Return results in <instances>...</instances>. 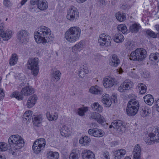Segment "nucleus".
<instances>
[{"label": "nucleus", "mask_w": 159, "mask_h": 159, "mask_svg": "<svg viewBox=\"0 0 159 159\" xmlns=\"http://www.w3.org/2000/svg\"><path fill=\"white\" fill-rule=\"evenodd\" d=\"M34 35L35 40L38 43H44L53 40L51 36L50 30L44 26L39 27L38 31L34 32Z\"/></svg>", "instance_id": "1"}, {"label": "nucleus", "mask_w": 159, "mask_h": 159, "mask_svg": "<svg viewBox=\"0 0 159 159\" xmlns=\"http://www.w3.org/2000/svg\"><path fill=\"white\" fill-rule=\"evenodd\" d=\"M81 30L77 26H73L69 29L66 32L65 38L70 43H74L78 40L80 36Z\"/></svg>", "instance_id": "2"}, {"label": "nucleus", "mask_w": 159, "mask_h": 159, "mask_svg": "<svg viewBox=\"0 0 159 159\" xmlns=\"http://www.w3.org/2000/svg\"><path fill=\"white\" fill-rule=\"evenodd\" d=\"M8 141L11 149L17 150L21 148L24 145L23 139L18 135H13L10 136Z\"/></svg>", "instance_id": "3"}, {"label": "nucleus", "mask_w": 159, "mask_h": 159, "mask_svg": "<svg viewBox=\"0 0 159 159\" xmlns=\"http://www.w3.org/2000/svg\"><path fill=\"white\" fill-rule=\"evenodd\" d=\"M147 52L143 48H138L134 51L132 52L130 56L129 59L131 60L142 61L146 57Z\"/></svg>", "instance_id": "4"}, {"label": "nucleus", "mask_w": 159, "mask_h": 159, "mask_svg": "<svg viewBox=\"0 0 159 159\" xmlns=\"http://www.w3.org/2000/svg\"><path fill=\"white\" fill-rule=\"evenodd\" d=\"M139 107L138 101L135 100H132L128 103L126 108V113L130 116H135L138 112Z\"/></svg>", "instance_id": "5"}, {"label": "nucleus", "mask_w": 159, "mask_h": 159, "mask_svg": "<svg viewBox=\"0 0 159 159\" xmlns=\"http://www.w3.org/2000/svg\"><path fill=\"white\" fill-rule=\"evenodd\" d=\"M39 63L38 58H31L29 59L27 64V68L31 70V73L34 76H37L39 71Z\"/></svg>", "instance_id": "6"}, {"label": "nucleus", "mask_w": 159, "mask_h": 159, "mask_svg": "<svg viewBox=\"0 0 159 159\" xmlns=\"http://www.w3.org/2000/svg\"><path fill=\"white\" fill-rule=\"evenodd\" d=\"M110 128H113L120 134L124 132L126 130L125 126L122 121L120 120H114L109 126Z\"/></svg>", "instance_id": "7"}, {"label": "nucleus", "mask_w": 159, "mask_h": 159, "mask_svg": "<svg viewBox=\"0 0 159 159\" xmlns=\"http://www.w3.org/2000/svg\"><path fill=\"white\" fill-rule=\"evenodd\" d=\"M79 14L78 9L75 7L71 6L68 10L66 17L71 21L76 20L79 17Z\"/></svg>", "instance_id": "8"}, {"label": "nucleus", "mask_w": 159, "mask_h": 159, "mask_svg": "<svg viewBox=\"0 0 159 159\" xmlns=\"http://www.w3.org/2000/svg\"><path fill=\"white\" fill-rule=\"evenodd\" d=\"M5 26L3 23L0 24V41L2 38L3 40L7 41L12 36L13 33L11 30L5 31Z\"/></svg>", "instance_id": "9"}, {"label": "nucleus", "mask_w": 159, "mask_h": 159, "mask_svg": "<svg viewBox=\"0 0 159 159\" xmlns=\"http://www.w3.org/2000/svg\"><path fill=\"white\" fill-rule=\"evenodd\" d=\"M111 39L109 35L103 33L100 35L98 39V43L101 46H108L111 45Z\"/></svg>", "instance_id": "10"}, {"label": "nucleus", "mask_w": 159, "mask_h": 159, "mask_svg": "<svg viewBox=\"0 0 159 159\" xmlns=\"http://www.w3.org/2000/svg\"><path fill=\"white\" fill-rule=\"evenodd\" d=\"M17 38L21 43H26L29 40V33L25 30H20L17 33Z\"/></svg>", "instance_id": "11"}, {"label": "nucleus", "mask_w": 159, "mask_h": 159, "mask_svg": "<svg viewBox=\"0 0 159 159\" xmlns=\"http://www.w3.org/2000/svg\"><path fill=\"white\" fill-rule=\"evenodd\" d=\"M153 132L149 133L148 135V138L147 139H146L145 141L149 143L150 141L153 142H159V129L155 128L154 129Z\"/></svg>", "instance_id": "12"}, {"label": "nucleus", "mask_w": 159, "mask_h": 159, "mask_svg": "<svg viewBox=\"0 0 159 159\" xmlns=\"http://www.w3.org/2000/svg\"><path fill=\"white\" fill-rule=\"evenodd\" d=\"M88 132L90 135L96 137H102L105 134V132L102 130L96 128L89 129Z\"/></svg>", "instance_id": "13"}, {"label": "nucleus", "mask_w": 159, "mask_h": 159, "mask_svg": "<svg viewBox=\"0 0 159 159\" xmlns=\"http://www.w3.org/2000/svg\"><path fill=\"white\" fill-rule=\"evenodd\" d=\"M103 84L105 88H111L113 87L115 84V79L110 77L104 78L103 80Z\"/></svg>", "instance_id": "14"}, {"label": "nucleus", "mask_w": 159, "mask_h": 159, "mask_svg": "<svg viewBox=\"0 0 159 159\" xmlns=\"http://www.w3.org/2000/svg\"><path fill=\"white\" fill-rule=\"evenodd\" d=\"M133 86V83L130 80H126L121 84L119 87L118 90L121 92L124 90L130 89Z\"/></svg>", "instance_id": "15"}, {"label": "nucleus", "mask_w": 159, "mask_h": 159, "mask_svg": "<svg viewBox=\"0 0 159 159\" xmlns=\"http://www.w3.org/2000/svg\"><path fill=\"white\" fill-rule=\"evenodd\" d=\"M83 159H95L94 154L92 151L89 150H84L81 154Z\"/></svg>", "instance_id": "16"}, {"label": "nucleus", "mask_w": 159, "mask_h": 159, "mask_svg": "<svg viewBox=\"0 0 159 159\" xmlns=\"http://www.w3.org/2000/svg\"><path fill=\"white\" fill-rule=\"evenodd\" d=\"M38 99L36 95L34 94L30 97L27 100L26 106L27 107H32L35 104Z\"/></svg>", "instance_id": "17"}, {"label": "nucleus", "mask_w": 159, "mask_h": 159, "mask_svg": "<svg viewBox=\"0 0 159 159\" xmlns=\"http://www.w3.org/2000/svg\"><path fill=\"white\" fill-rule=\"evenodd\" d=\"M34 92V89L31 87L26 86L23 88L21 91V93L25 96H28L33 93Z\"/></svg>", "instance_id": "18"}, {"label": "nucleus", "mask_w": 159, "mask_h": 159, "mask_svg": "<svg viewBox=\"0 0 159 159\" xmlns=\"http://www.w3.org/2000/svg\"><path fill=\"white\" fill-rule=\"evenodd\" d=\"M120 62V61L118 57L116 54H113L111 58L109 64L111 66L116 67Z\"/></svg>", "instance_id": "19"}, {"label": "nucleus", "mask_w": 159, "mask_h": 159, "mask_svg": "<svg viewBox=\"0 0 159 159\" xmlns=\"http://www.w3.org/2000/svg\"><path fill=\"white\" fill-rule=\"evenodd\" d=\"M126 151L123 149H118L114 152V159H121L126 154Z\"/></svg>", "instance_id": "20"}, {"label": "nucleus", "mask_w": 159, "mask_h": 159, "mask_svg": "<svg viewBox=\"0 0 159 159\" xmlns=\"http://www.w3.org/2000/svg\"><path fill=\"white\" fill-rule=\"evenodd\" d=\"M84 43L83 41L75 44L72 48V52L75 53L80 52L84 48Z\"/></svg>", "instance_id": "21"}, {"label": "nucleus", "mask_w": 159, "mask_h": 159, "mask_svg": "<svg viewBox=\"0 0 159 159\" xmlns=\"http://www.w3.org/2000/svg\"><path fill=\"white\" fill-rule=\"evenodd\" d=\"M102 101L107 107H109L111 105V100L108 94H105L103 96L102 98Z\"/></svg>", "instance_id": "22"}, {"label": "nucleus", "mask_w": 159, "mask_h": 159, "mask_svg": "<svg viewBox=\"0 0 159 159\" xmlns=\"http://www.w3.org/2000/svg\"><path fill=\"white\" fill-rule=\"evenodd\" d=\"M141 148L139 144H137L134 147L132 152L133 157L141 156Z\"/></svg>", "instance_id": "23"}, {"label": "nucleus", "mask_w": 159, "mask_h": 159, "mask_svg": "<svg viewBox=\"0 0 159 159\" xmlns=\"http://www.w3.org/2000/svg\"><path fill=\"white\" fill-rule=\"evenodd\" d=\"M145 102L149 105L151 106L154 102V98L153 96L150 94L146 95L143 97Z\"/></svg>", "instance_id": "24"}, {"label": "nucleus", "mask_w": 159, "mask_h": 159, "mask_svg": "<svg viewBox=\"0 0 159 159\" xmlns=\"http://www.w3.org/2000/svg\"><path fill=\"white\" fill-rule=\"evenodd\" d=\"M38 8L42 11L47 9L48 7L47 2L44 0H40L37 6Z\"/></svg>", "instance_id": "25"}, {"label": "nucleus", "mask_w": 159, "mask_h": 159, "mask_svg": "<svg viewBox=\"0 0 159 159\" xmlns=\"http://www.w3.org/2000/svg\"><path fill=\"white\" fill-rule=\"evenodd\" d=\"M89 91L93 94H96L101 93L102 90V88L96 85L91 87L89 89Z\"/></svg>", "instance_id": "26"}, {"label": "nucleus", "mask_w": 159, "mask_h": 159, "mask_svg": "<svg viewBox=\"0 0 159 159\" xmlns=\"http://www.w3.org/2000/svg\"><path fill=\"white\" fill-rule=\"evenodd\" d=\"M61 73L59 70L53 72L52 74V80L54 82H57L60 78Z\"/></svg>", "instance_id": "27"}, {"label": "nucleus", "mask_w": 159, "mask_h": 159, "mask_svg": "<svg viewBox=\"0 0 159 159\" xmlns=\"http://www.w3.org/2000/svg\"><path fill=\"white\" fill-rule=\"evenodd\" d=\"M141 27L139 24H134L130 26L129 30L132 33H137Z\"/></svg>", "instance_id": "28"}, {"label": "nucleus", "mask_w": 159, "mask_h": 159, "mask_svg": "<svg viewBox=\"0 0 159 159\" xmlns=\"http://www.w3.org/2000/svg\"><path fill=\"white\" fill-rule=\"evenodd\" d=\"M61 135L63 136L67 137L70 134L69 129L65 125H63L60 130Z\"/></svg>", "instance_id": "29"}, {"label": "nucleus", "mask_w": 159, "mask_h": 159, "mask_svg": "<svg viewBox=\"0 0 159 159\" xmlns=\"http://www.w3.org/2000/svg\"><path fill=\"white\" fill-rule=\"evenodd\" d=\"M36 143H33L32 148L34 152L36 154H39L44 148L42 147Z\"/></svg>", "instance_id": "30"}, {"label": "nucleus", "mask_w": 159, "mask_h": 159, "mask_svg": "<svg viewBox=\"0 0 159 159\" xmlns=\"http://www.w3.org/2000/svg\"><path fill=\"white\" fill-rule=\"evenodd\" d=\"M80 156L79 151L74 150L70 155L69 159H78Z\"/></svg>", "instance_id": "31"}, {"label": "nucleus", "mask_w": 159, "mask_h": 159, "mask_svg": "<svg viewBox=\"0 0 159 159\" xmlns=\"http://www.w3.org/2000/svg\"><path fill=\"white\" fill-rule=\"evenodd\" d=\"M150 113V109L147 106L143 108L142 111H140V114L143 117L149 116Z\"/></svg>", "instance_id": "32"}, {"label": "nucleus", "mask_w": 159, "mask_h": 159, "mask_svg": "<svg viewBox=\"0 0 159 159\" xmlns=\"http://www.w3.org/2000/svg\"><path fill=\"white\" fill-rule=\"evenodd\" d=\"M32 114V111H26L23 116V120L24 121H27V122L30 120Z\"/></svg>", "instance_id": "33"}, {"label": "nucleus", "mask_w": 159, "mask_h": 159, "mask_svg": "<svg viewBox=\"0 0 159 159\" xmlns=\"http://www.w3.org/2000/svg\"><path fill=\"white\" fill-rule=\"evenodd\" d=\"M89 70L87 67H81L80 70L78 72V74L80 77L82 78L84 77L85 75L88 73Z\"/></svg>", "instance_id": "34"}, {"label": "nucleus", "mask_w": 159, "mask_h": 159, "mask_svg": "<svg viewBox=\"0 0 159 159\" xmlns=\"http://www.w3.org/2000/svg\"><path fill=\"white\" fill-rule=\"evenodd\" d=\"M92 108L94 111L101 112L102 111V107L98 102H95L92 104Z\"/></svg>", "instance_id": "35"}, {"label": "nucleus", "mask_w": 159, "mask_h": 159, "mask_svg": "<svg viewBox=\"0 0 159 159\" xmlns=\"http://www.w3.org/2000/svg\"><path fill=\"white\" fill-rule=\"evenodd\" d=\"M46 116L48 119L50 121L56 120L58 118V114L56 113L52 115L50 112H48L46 113Z\"/></svg>", "instance_id": "36"}, {"label": "nucleus", "mask_w": 159, "mask_h": 159, "mask_svg": "<svg viewBox=\"0 0 159 159\" xmlns=\"http://www.w3.org/2000/svg\"><path fill=\"white\" fill-rule=\"evenodd\" d=\"M116 19L120 22L124 21L126 18L125 14L122 13L120 12H119L116 14Z\"/></svg>", "instance_id": "37"}, {"label": "nucleus", "mask_w": 159, "mask_h": 159, "mask_svg": "<svg viewBox=\"0 0 159 159\" xmlns=\"http://www.w3.org/2000/svg\"><path fill=\"white\" fill-rule=\"evenodd\" d=\"M42 116L41 115H37L34 116L33 118V122L34 125L37 126L38 124H40L42 120Z\"/></svg>", "instance_id": "38"}, {"label": "nucleus", "mask_w": 159, "mask_h": 159, "mask_svg": "<svg viewBox=\"0 0 159 159\" xmlns=\"http://www.w3.org/2000/svg\"><path fill=\"white\" fill-rule=\"evenodd\" d=\"M140 90L139 93L141 94H143L146 92L147 87L145 84L143 83L139 84L137 86Z\"/></svg>", "instance_id": "39"}, {"label": "nucleus", "mask_w": 159, "mask_h": 159, "mask_svg": "<svg viewBox=\"0 0 159 159\" xmlns=\"http://www.w3.org/2000/svg\"><path fill=\"white\" fill-rule=\"evenodd\" d=\"M18 59L17 55L16 54H13L10 59L9 64L11 66H12L16 64Z\"/></svg>", "instance_id": "40"}, {"label": "nucleus", "mask_w": 159, "mask_h": 159, "mask_svg": "<svg viewBox=\"0 0 159 159\" xmlns=\"http://www.w3.org/2000/svg\"><path fill=\"white\" fill-rule=\"evenodd\" d=\"M114 40L116 43H121L124 40V37L122 35L120 34H116L114 36Z\"/></svg>", "instance_id": "41"}, {"label": "nucleus", "mask_w": 159, "mask_h": 159, "mask_svg": "<svg viewBox=\"0 0 159 159\" xmlns=\"http://www.w3.org/2000/svg\"><path fill=\"white\" fill-rule=\"evenodd\" d=\"M90 141V139L87 136H85L79 140V143L84 145L88 144Z\"/></svg>", "instance_id": "42"}, {"label": "nucleus", "mask_w": 159, "mask_h": 159, "mask_svg": "<svg viewBox=\"0 0 159 159\" xmlns=\"http://www.w3.org/2000/svg\"><path fill=\"white\" fill-rule=\"evenodd\" d=\"M150 60L153 61H159V53H152L149 56Z\"/></svg>", "instance_id": "43"}, {"label": "nucleus", "mask_w": 159, "mask_h": 159, "mask_svg": "<svg viewBox=\"0 0 159 159\" xmlns=\"http://www.w3.org/2000/svg\"><path fill=\"white\" fill-rule=\"evenodd\" d=\"M44 148L46 145V141L43 138H40L36 140L34 143Z\"/></svg>", "instance_id": "44"}, {"label": "nucleus", "mask_w": 159, "mask_h": 159, "mask_svg": "<svg viewBox=\"0 0 159 159\" xmlns=\"http://www.w3.org/2000/svg\"><path fill=\"white\" fill-rule=\"evenodd\" d=\"M11 97H15L18 100H22L23 97L22 94H20L18 91H16L13 93L11 95Z\"/></svg>", "instance_id": "45"}, {"label": "nucleus", "mask_w": 159, "mask_h": 159, "mask_svg": "<svg viewBox=\"0 0 159 159\" xmlns=\"http://www.w3.org/2000/svg\"><path fill=\"white\" fill-rule=\"evenodd\" d=\"M48 154L51 159H58L59 157V154L57 152H50Z\"/></svg>", "instance_id": "46"}, {"label": "nucleus", "mask_w": 159, "mask_h": 159, "mask_svg": "<svg viewBox=\"0 0 159 159\" xmlns=\"http://www.w3.org/2000/svg\"><path fill=\"white\" fill-rule=\"evenodd\" d=\"M117 28L119 31L121 32L124 34L126 33L127 31V27L125 25L121 24L118 25Z\"/></svg>", "instance_id": "47"}, {"label": "nucleus", "mask_w": 159, "mask_h": 159, "mask_svg": "<svg viewBox=\"0 0 159 159\" xmlns=\"http://www.w3.org/2000/svg\"><path fill=\"white\" fill-rule=\"evenodd\" d=\"M88 110L87 107H82L78 109V114L80 116H83L84 115V113Z\"/></svg>", "instance_id": "48"}, {"label": "nucleus", "mask_w": 159, "mask_h": 159, "mask_svg": "<svg viewBox=\"0 0 159 159\" xmlns=\"http://www.w3.org/2000/svg\"><path fill=\"white\" fill-rule=\"evenodd\" d=\"M8 149V145L5 143L3 142H0V151H5L7 150Z\"/></svg>", "instance_id": "49"}, {"label": "nucleus", "mask_w": 159, "mask_h": 159, "mask_svg": "<svg viewBox=\"0 0 159 159\" xmlns=\"http://www.w3.org/2000/svg\"><path fill=\"white\" fill-rule=\"evenodd\" d=\"M146 34L150 37L156 38L157 37V34H156L154 32L151 30H148L146 31Z\"/></svg>", "instance_id": "50"}, {"label": "nucleus", "mask_w": 159, "mask_h": 159, "mask_svg": "<svg viewBox=\"0 0 159 159\" xmlns=\"http://www.w3.org/2000/svg\"><path fill=\"white\" fill-rule=\"evenodd\" d=\"M98 122L101 125H104L106 123V120L104 117L100 114L97 120Z\"/></svg>", "instance_id": "51"}, {"label": "nucleus", "mask_w": 159, "mask_h": 159, "mask_svg": "<svg viewBox=\"0 0 159 159\" xmlns=\"http://www.w3.org/2000/svg\"><path fill=\"white\" fill-rule=\"evenodd\" d=\"M100 114L96 112H93L91 114L89 118L90 120H97L98 117L99 116Z\"/></svg>", "instance_id": "52"}, {"label": "nucleus", "mask_w": 159, "mask_h": 159, "mask_svg": "<svg viewBox=\"0 0 159 159\" xmlns=\"http://www.w3.org/2000/svg\"><path fill=\"white\" fill-rule=\"evenodd\" d=\"M125 46L126 48L129 50H132L134 47V46L132 44L131 41H128L126 42Z\"/></svg>", "instance_id": "53"}, {"label": "nucleus", "mask_w": 159, "mask_h": 159, "mask_svg": "<svg viewBox=\"0 0 159 159\" xmlns=\"http://www.w3.org/2000/svg\"><path fill=\"white\" fill-rule=\"evenodd\" d=\"M129 6L128 4H122L120 6V8L123 10H126L129 8Z\"/></svg>", "instance_id": "54"}, {"label": "nucleus", "mask_w": 159, "mask_h": 159, "mask_svg": "<svg viewBox=\"0 0 159 159\" xmlns=\"http://www.w3.org/2000/svg\"><path fill=\"white\" fill-rule=\"evenodd\" d=\"M3 4L5 6L7 7H9L11 6V2L8 0H4Z\"/></svg>", "instance_id": "55"}, {"label": "nucleus", "mask_w": 159, "mask_h": 159, "mask_svg": "<svg viewBox=\"0 0 159 159\" xmlns=\"http://www.w3.org/2000/svg\"><path fill=\"white\" fill-rule=\"evenodd\" d=\"M40 0H30V3L31 5H34L35 4L38 5Z\"/></svg>", "instance_id": "56"}, {"label": "nucleus", "mask_w": 159, "mask_h": 159, "mask_svg": "<svg viewBox=\"0 0 159 159\" xmlns=\"http://www.w3.org/2000/svg\"><path fill=\"white\" fill-rule=\"evenodd\" d=\"M98 4L100 6L105 5L106 4L105 0H98Z\"/></svg>", "instance_id": "57"}, {"label": "nucleus", "mask_w": 159, "mask_h": 159, "mask_svg": "<svg viewBox=\"0 0 159 159\" xmlns=\"http://www.w3.org/2000/svg\"><path fill=\"white\" fill-rule=\"evenodd\" d=\"M5 96L4 93L3 92V89H0V100L3 98H4Z\"/></svg>", "instance_id": "58"}, {"label": "nucleus", "mask_w": 159, "mask_h": 159, "mask_svg": "<svg viewBox=\"0 0 159 159\" xmlns=\"http://www.w3.org/2000/svg\"><path fill=\"white\" fill-rule=\"evenodd\" d=\"M103 156L106 159H110L109 153L108 152H105L103 154Z\"/></svg>", "instance_id": "59"}, {"label": "nucleus", "mask_w": 159, "mask_h": 159, "mask_svg": "<svg viewBox=\"0 0 159 159\" xmlns=\"http://www.w3.org/2000/svg\"><path fill=\"white\" fill-rule=\"evenodd\" d=\"M156 105L157 106L156 107L157 110L158 112H159V99L157 100L156 102Z\"/></svg>", "instance_id": "60"}, {"label": "nucleus", "mask_w": 159, "mask_h": 159, "mask_svg": "<svg viewBox=\"0 0 159 159\" xmlns=\"http://www.w3.org/2000/svg\"><path fill=\"white\" fill-rule=\"evenodd\" d=\"M155 28L156 30L158 32V33H157V34H159V25L157 24L156 25H155Z\"/></svg>", "instance_id": "61"}, {"label": "nucleus", "mask_w": 159, "mask_h": 159, "mask_svg": "<svg viewBox=\"0 0 159 159\" xmlns=\"http://www.w3.org/2000/svg\"><path fill=\"white\" fill-rule=\"evenodd\" d=\"M77 2L79 3H83L86 1V0H76Z\"/></svg>", "instance_id": "62"}, {"label": "nucleus", "mask_w": 159, "mask_h": 159, "mask_svg": "<svg viewBox=\"0 0 159 159\" xmlns=\"http://www.w3.org/2000/svg\"><path fill=\"white\" fill-rule=\"evenodd\" d=\"M28 0H22L20 2L21 5H23Z\"/></svg>", "instance_id": "63"}, {"label": "nucleus", "mask_w": 159, "mask_h": 159, "mask_svg": "<svg viewBox=\"0 0 159 159\" xmlns=\"http://www.w3.org/2000/svg\"><path fill=\"white\" fill-rule=\"evenodd\" d=\"M0 159H6L5 156L4 155H2L0 154Z\"/></svg>", "instance_id": "64"}]
</instances>
